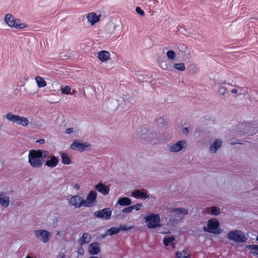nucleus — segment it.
Instances as JSON below:
<instances>
[{"mask_svg": "<svg viewBox=\"0 0 258 258\" xmlns=\"http://www.w3.org/2000/svg\"><path fill=\"white\" fill-rule=\"evenodd\" d=\"M48 154L46 150H31L28 155V162L32 168H39L43 164Z\"/></svg>", "mask_w": 258, "mask_h": 258, "instance_id": "nucleus-1", "label": "nucleus"}, {"mask_svg": "<svg viewBox=\"0 0 258 258\" xmlns=\"http://www.w3.org/2000/svg\"><path fill=\"white\" fill-rule=\"evenodd\" d=\"M4 21L5 23L11 28L24 30L28 29L29 27L27 23L23 22L9 13L5 15Z\"/></svg>", "mask_w": 258, "mask_h": 258, "instance_id": "nucleus-2", "label": "nucleus"}, {"mask_svg": "<svg viewBox=\"0 0 258 258\" xmlns=\"http://www.w3.org/2000/svg\"><path fill=\"white\" fill-rule=\"evenodd\" d=\"M144 219L147 228L149 229H155L161 226L160 217L158 214L148 213L144 216Z\"/></svg>", "mask_w": 258, "mask_h": 258, "instance_id": "nucleus-3", "label": "nucleus"}, {"mask_svg": "<svg viewBox=\"0 0 258 258\" xmlns=\"http://www.w3.org/2000/svg\"><path fill=\"white\" fill-rule=\"evenodd\" d=\"M122 28V24L120 21H111L105 26L104 34L107 37H113L114 34L120 31Z\"/></svg>", "mask_w": 258, "mask_h": 258, "instance_id": "nucleus-4", "label": "nucleus"}, {"mask_svg": "<svg viewBox=\"0 0 258 258\" xmlns=\"http://www.w3.org/2000/svg\"><path fill=\"white\" fill-rule=\"evenodd\" d=\"M33 233L35 238L43 243H48L51 237V233L45 229H35Z\"/></svg>", "mask_w": 258, "mask_h": 258, "instance_id": "nucleus-5", "label": "nucleus"}, {"mask_svg": "<svg viewBox=\"0 0 258 258\" xmlns=\"http://www.w3.org/2000/svg\"><path fill=\"white\" fill-rule=\"evenodd\" d=\"M7 119L10 121L16 123L18 125L23 126H27L29 125V122L28 119L25 117L14 114L12 113H7L6 115Z\"/></svg>", "mask_w": 258, "mask_h": 258, "instance_id": "nucleus-6", "label": "nucleus"}, {"mask_svg": "<svg viewBox=\"0 0 258 258\" xmlns=\"http://www.w3.org/2000/svg\"><path fill=\"white\" fill-rule=\"evenodd\" d=\"M227 237L230 240L237 242H245L247 238L245 234L240 230H233L229 231Z\"/></svg>", "mask_w": 258, "mask_h": 258, "instance_id": "nucleus-7", "label": "nucleus"}, {"mask_svg": "<svg viewBox=\"0 0 258 258\" xmlns=\"http://www.w3.org/2000/svg\"><path fill=\"white\" fill-rule=\"evenodd\" d=\"M204 229L206 231L215 234H219L221 232L219 229V221L216 219L209 220L207 227H204Z\"/></svg>", "mask_w": 258, "mask_h": 258, "instance_id": "nucleus-8", "label": "nucleus"}, {"mask_svg": "<svg viewBox=\"0 0 258 258\" xmlns=\"http://www.w3.org/2000/svg\"><path fill=\"white\" fill-rule=\"evenodd\" d=\"M97 192L91 190L87 195L85 200L83 199L84 207H91L96 202Z\"/></svg>", "mask_w": 258, "mask_h": 258, "instance_id": "nucleus-9", "label": "nucleus"}, {"mask_svg": "<svg viewBox=\"0 0 258 258\" xmlns=\"http://www.w3.org/2000/svg\"><path fill=\"white\" fill-rule=\"evenodd\" d=\"M68 202L71 206L76 208L84 207L83 199L78 195L72 196L69 199Z\"/></svg>", "mask_w": 258, "mask_h": 258, "instance_id": "nucleus-10", "label": "nucleus"}, {"mask_svg": "<svg viewBox=\"0 0 258 258\" xmlns=\"http://www.w3.org/2000/svg\"><path fill=\"white\" fill-rule=\"evenodd\" d=\"M223 144V141L221 139H215L211 143L209 148V152L211 154H215L221 148Z\"/></svg>", "mask_w": 258, "mask_h": 258, "instance_id": "nucleus-11", "label": "nucleus"}, {"mask_svg": "<svg viewBox=\"0 0 258 258\" xmlns=\"http://www.w3.org/2000/svg\"><path fill=\"white\" fill-rule=\"evenodd\" d=\"M97 58L102 63H106L111 61V53L107 50H101L97 52Z\"/></svg>", "mask_w": 258, "mask_h": 258, "instance_id": "nucleus-12", "label": "nucleus"}, {"mask_svg": "<svg viewBox=\"0 0 258 258\" xmlns=\"http://www.w3.org/2000/svg\"><path fill=\"white\" fill-rule=\"evenodd\" d=\"M101 15L94 12H91L87 14L86 19L87 22L90 26H93L100 21Z\"/></svg>", "mask_w": 258, "mask_h": 258, "instance_id": "nucleus-13", "label": "nucleus"}, {"mask_svg": "<svg viewBox=\"0 0 258 258\" xmlns=\"http://www.w3.org/2000/svg\"><path fill=\"white\" fill-rule=\"evenodd\" d=\"M186 146V142L184 140H181L176 143L171 145L169 147V150L171 152H178Z\"/></svg>", "mask_w": 258, "mask_h": 258, "instance_id": "nucleus-14", "label": "nucleus"}, {"mask_svg": "<svg viewBox=\"0 0 258 258\" xmlns=\"http://www.w3.org/2000/svg\"><path fill=\"white\" fill-rule=\"evenodd\" d=\"M89 147H90V145L87 143H82L79 141L75 140L71 145L70 148L82 152Z\"/></svg>", "mask_w": 258, "mask_h": 258, "instance_id": "nucleus-15", "label": "nucleus"}, {"mask_svg": "<svg viewBox=\"0 0 258 258\" xmlns=\"http://www.w3.org/2000/svg\"><path fill=\"white\" fill-rule=\"evenodd\" d=\"M94 215L98 218L109 219L111 217V211L109 208H104L101 211L95 212Z\"/></svg>", "mask_w": 258, "mask_h": 258, "instance_id": "nucleus-16", "label": "nucleus"}, {"mask_svg": "<svg viewBox=\"0 0 258 258\" xmlns=\"http://www.w3.org/2000/svg\"><path fill=\"white\" fill-rule=\"evenodd\" d=\"M10 203V198L6 192H0V205L5 208H8Z\"/></svg>", "mask_w": 258, "mask_h": 258, "instance_id": "nucleus-17", "label": "nucleus"}, {"mask_svg": "<svg viewBox=\"0 0 258 258\" xmlns=\"http://www.w3.org/2000/svg\"><path fill=\"white\" fill-rule=\"evenodd\" d=\"M177 225V220L173 218H169L168 221L164 225V228L166 229V231L163 232V233H170L175 227Z\"/></svg>", "mask_w": 258, "mask_h": 258, "instance_id": "nucleus-18", "label": "nucleus"}, {"mask_svg": "<svg viewBox=\"0 0 258 258\" xmlns=\"http://www.w3.org/2000/svg\"><path fill=\"white\" fill-rule=\"evenodd\" d=\"M133 197L136 199H141L142 200H146L149 198V195L147 192L141 190H136L133 191L131 194Z\"/></svg>", "mask_w": 258, "mask_h": 258, "instance_id": "nucleus-19", "label": "nucleus"}, {"mask_svg": "<svg viewBox=\"0 0 258 258\" xmlns=\"http://www.w3.org/2000/svg\"><path fill=\"white\" fill-rule=\"evenodd\" d=\"M96 189L104 196L107 195L110 189L108 186L105 185L102 182H99L95 185Z\"/></svg>", "mask_w": 258, "mask_h": 258, "instance_id": "nucleus-20", "label": "nucleus"}, {"mask_svg": "<svg viewBox=\"0 0 258 258\" xmlns=\"http://www.w3.org/2000/svg\"><path fill=\"white\" fill-rule=\"evenodd\" d=\"M100 251L99 244L93 242L89 245L88 252L92 255L98 254Z\"/></svg>", "mask_w": 258, "mask_h": 258, "instance_id": "nucleus-21", "label": "nucleus"}, {"mask_svg": "<svg viewBox=\"0 0 258 258\" xmlns=\"http://www.w3.org/2000/svg\"><path fill=\"white\" fill-rule=\"evenodd\" d=\"M91 239L90 234L88 233H85L79 238L78 243L80 245H82L90 242Z\"/></svg>", "mask_w": 258, "mask_h": 258, "instance_id": "nucleus-22", "label": "nucleus"}, {"mask_svg": "<svg viewBox=\"0 0 258 258\" xmlns=\"http://www.w3.org/2000/svg\"><path fill=\"white\" fill-rule=\"evenodd\" d=\"M58 162V159L53 155L50 157V159L45 162V165L48 167L54 168L57 166Z\"/></svg>", "mask_w": 258, "mask_h": 258, "instance_id": "nucleus-23", "label": "nucleus"}, {"mask_svg": "<svg viewBox=\"0 0 258 258\" xmlns=\"http://www.w3.org/2000/svg\"><path fill=\"white\" fill-rule=\"evenodd\" d=\"M171 212L178 216H185L187 214V210L183 208H177L171 209Z\"/></svg>", "mask_w": 258, "mask_h": 258, "instance_id": "nucleus-24", "label": "nucleus"}, {"mask_svg": "<svg viewBox=\"0 0 258 258\" xmlns=\"http://www.w3.org/2000/svg\"><path fill=\"white\" fill-rule=\"evenodd\" d=\"M132 204L130 199L127 197H123L119 199L117 202V204L121 206H128Z\"/></svg>", "mask_w": 258, "mask_h": 258, "instance_id": "nucleus-25", "label": "nucleus"}, {"mask_svg": "<svg viewBox=\"0 0 258 258\" xmlns=\"http://www.w3.org/2000/svg\"><path fill=\"white\" fill-rule=\"evenodd\" d=\"M60 158L61 162L63 164L69 165L71 162L70 157L68 154L65 152H61L60 153Z\"/></svg>", "mask_w": 258, "mask_h": 258, "instance_id": "nucleus-26", "label": "nucleus"}, {"mask_svg": "<svg viewBox=\"0 0 258 258\" xmlns=\"http://www.w3.org/2000/svg\"><path fill=\"white\" fill-rule=\"evenodd\" d=\"M247 247L250 250V252L255 257L258 258V245H249Z\"/></svg>", "mask_w": 258, "mask_h": 258, "instance_id": "nucleus-27", "label": "nucleus"}, {"mask_svg": "<svg viewBox=\"0 0 258 258\" xmlns=\"http://www.w3.org/2000/svg\"><path fill=\"white\" fill-rule=\"evenodd\" d=\"M35 81L39 88H43L47 85V83L44 79L40 76H37L35 78Z\"/></svg>", "mask_w": 258, "mask_h": 258, "instance_id": "nucleus-28", "label": "nucleus"}, {"mask_svg": "<svg viewBox=\"0 0 258 258\" xmlns=\"http://www.w3.org/2000/svg\"><path fill=\"white\" fill-rule=\"evenodd\" d=\"M185 50L180 51V55L184 61L189 60L191 58L189 50L185 48Z\"/></svg>", "mask_w": 258, "mask_h": 258, "instance_id": "nucleus-29", "label": "nucleus"}, {"mask_svg": "<svg viewBox=\"0 0 258 258\" xmlns=\"http://www.w3.org/2000/svg\"><path fill=\"white\" fill-rule=\"evenodd\" d=\"M120 231L119 227H112L108 229L106 233V235H113L118 233Z\"/></svg>", "mask_w": 258, "mask_h": 258, "instance_id": "nucleus-30", "label": "nucleus"}, {"mask_svg": "<svg viewBox=\"0 0 258 258\" xmlns=\"http://www.w3.org/2000/svg\"><path fill=\"white\" fill-rule=\"evenodd\" d=\"M176 258H190V254H189L186 250H182L181 251H177L176 252Z\"/></svg>", "mask_w": 258, "mask_h": 258, "instance_id": "nucleus-31", "label": "nucleus"}, {"mask_svg": "<svg viewBox=\"0 0 258 258\" xmlns=\"http://www.w3.org/2000/svg\"><path fill=\"white\" fill-rule=\"evenodd\" d=\"M167 58L170 60H174L176 57V54L173 50H168L166 53Z\"/></svg>", "mask_w": 258, "mask_h": 258, "instance_id": "nucleus-32", "label": "nucleus"}, {"mask_svg": "<svg viewBox=\"0 0 258 258\" xmlns=\"http://www.w3.org/2000/svg\"><path fill=\"white\" fill-rule=\"evenodd\" d=\"M173 68L175 70L180 72H183L185 70V65L182 62L173 63Z\"/></svg>", "mask_w": 258, "mask_h": 258, "instance_id": "nucleus-33", "label": "nucleus"}, {"mask_svg": "<svg viewBox=\"0 0 258 258\" xmlns=\"http://www.w3.org/2000/svg\"><path fill=\"white\" fill-rule=\"evenodd\" d=\"M71 90V88L67 85L62 86L60 88V91L61 93L63 94L68 95L69 94Z\"/></svg>", "mask_w": 258, "mask_h": 258, "instance_id": "nucleus-34", "label": "nucleus"}, {"mask_svg": "<svg viewBox=\"0 0 258 258\" xmlns=\"http://www.w3.org/2000/svg\"><path fill=\"white\" fill-rule=\"evenodd\" d=\"M210 213L213 215L217 216L220 214L221 211L219 208H218L216 207H213L211 208Z\"/></svg>", "mask_w": 258, "mask_h": 258, "instance_id": "nucleus-35", "label": "nucleus"}, {"mask_svg": "<svg viewBox=\"0 0 258 258\" xmlns=\"http://www.w3.org/2000/svg\"><path fill=\"white\" fill-rule=\"evenodd\" d=\"M175 240V238L173 237H169L167 238H165L163 240V243L165 246H167L169 245L170 243L172 242Z\"/></svg>", "mask_w": 258, "mask_h": 258, "instance_id": "nucleus-36", "label": "nucleus"}, {"mask_svg": "<svg viewBox=\"0 0 258 258\" xmlns=\"http://www.w3.org/2000/svg\"><path fill=\"white\" fill-rule=\"evenodd\" d=\"M227 88L225 87H220L218 89V93L221 96H224L226 94Z\"/></svg>", "mask_w": 258, "mask_h": 258, "instance_id": "nucleus-37", "label": "nucleus"}, {"mask_svg": "<svg viewBox=\"0 0 258 258\" xmlns=\"http://www.w3.org/2000/svg\"><path fill=\"white\" fill-rule=\"evenodd\" d=\"M143 206L142 203H138L135 205L132 206V207L133 210H135L136 211H139L141 210L143 208Z\"/></svg>", "mask_w": 258, "mask_h": 258, "instance_id": "nucleus-38", "label": "nucleus"}, {"mask_svg": "<svg viewBox=\"0 0 258 258\" xmlns=\"http://www.w3.org/2000/svg\"><path fill=\"white\" fill-rule=\"evenodd\" d=\"M119 227L120 228V231H128L134 228L132 226H127L125 225H120Z\"/></svg>", "mask_w": 258, "mask_h": 258, "instance_id": "nucleus-39", "label": "nucleus"}, {"mask_svg": "<svg viewBox=\"0 0 258 258\" xmlns=\"http://www.w3.org/2000/svg\"><path fill=\"white\" fill-rule=\"evenodd\" d=\"M77 131L76 128L70 127V128L66 129L64 132H65L66 134H70L76 133Z\"/></svg>", "mask_w": 258, "mask_h": 258, "instance_id": "nucleus-40", "label": "nucleus"}, {"mask_svg": "<svg viewBox=\"0 0 258 258\" xmlns=\"http://www.w3.org/2000/svg\"><path fill=\"white\" fill-rule=\"evenodd\" d=\"M148 130L146 127H141L139 128V131H138V133L140 135H144L147 133Z\"/></svg>", "mask_w": 258, "mask_h": 258, "instance_id": "nucleus-41", "label": "nucleus"}, {"mask_svg": "<svg viewBox=\"0 0 258 258\" xmlns=\"http://www.w3.org/2000/svg\"><path fill=\"white\" fill-rule=\"evenodd\" d=\"M132 211H133V208H132V206H128V207H127L126 208H123L121 210V212L123 213H130L132 212Z\"/></svg>", "mask_w": 258, "mask_h": 258, "instance_id": "nucleus-42", "label": "nucleus"}, {"mask_svg": "<svg viewBox=\"0 0 258 258\" xmlns=\"http://www.w3.org/2000/svg\"><path fill=\"white\" fill-rule=\"evenodd\" d=\"M136 11L141 16H144L145 13L143 10H141V8L138 7H137L136 9Z\"/></svg>", "mask_w": 258, "mask_h": 258, "instance_id": "nucleus-43", "label": "nucleus"}, {"mask_svg": "<svg viewBox=\"0 0 258 258\" xmlns=\"http://www.w3.org/2000/svg\"><path fill=\"white\" fill-rule=\"evenodd\" d=\"M77 252L79 255H82L84 254V249L82 247H81L78 249Z\"/></svg>", "mask_w": 258, "mask_h": 258, "instance_id": "nucleus-44", "label": "nucleus"}, {"mask_svg": "<svg viewBox=\"0 0 258 258\" xmlns=\"http://www.w3.org/2000/svg\"><path fill=\"white\" fill-rule=\"evenodd\" d=\"M182 134L184 135H187L188 134V130L187 127H184L182 130Z\"/></svg>", "mask_w": 258, "mask_h": 258, "instance_id": "nucleus-45", "label": "nucleus"}, {"mask_svg": "<svg viewBox=\"0 0 258 258\" xmlns=\"http://www.w3.org/2000/svg\"><path fill=\"white\" fill-rule=\"evenodd\" d=\"M231 92L232 94H236L238 92V89L236 88H233L231 90Z\"/></svg>", "mask_w": 258, "mask_h": 258, "instance_id": "nucleus-46", "label": "nucleus"}, {"mask_svg": "<svg viewBox=\"0 0 258 258\" xmlns=\"http://www.w3.org/2000/svg\"><path fill=\"white\" fill-rule=\"evenodd\" d=\"M73 187L75 189L78 190L80 188V185L76 183L73 185Z\"/></svg>", "mask_w": 258, "mask_h": 258, "instance_id": "nucleus-47", "label": "nucleus"}, {"mask_svg": "<svg viewBox=\"0 0 258 258\" xmlns=\"http://www.w3.org/2000/svg\"><path fill=\"white\" fill-rule=\"evenodd\" d=\"M38 91V90H30V92L32 94H34L37 93Z\"/></svg>", "mask_w": 258, "mask_h": 258, "instance_id": "nucleus-48", "label": "nucleus"}, {"mask_svg": "<svg viewBox=\"0 0 258 258\" xmlns=\"http://www.w3.org/2000/svg\"><path fill=\"white\" fill-rule=\"evenodd\" d=\"M157 120H164V119L162 118H160L158 119Z\"/></svg>", "mask_w": 258, "mask_h": 258, "instance_id": "nucleus-49", "label": "nucleus"}, {"mask_svg": "<svg viewBox=\"0 0 258 258\" xmlns=\"http://www.w3.org/2000/svg\"><path fill=\"white\" fill-rule=\"evenodd\" d=\"M25 258H32V257H31L30 256H27Z\"/></svg>", "mask_w": 258, "mask_h": 258, "instance_id": "nucleus-50", "label": "nucleus"}, {"mask_svg": "<svg viewBox=\"0 0 258 258\" xmlns=\"http://www.w3.org/2000/svg\"><path fill=\"white\" fill-rule=\"evenodd\" d=\"M161 67H162V68H163V69H166V68L165 67H166V66H165L164 67H163V66H161Z\"/></svg>", "mask_w": 258, "mask_h": 258, "instance_id": "nucleus-51", "label": "nucleus"}, {"mask_svg": "<svg viewBox=\"0 0 258 258\" xmlns=\"http://www.w3.org/2000/svg\"><path fill=\"white\" fill-rule=\"evenodd\" d=\"M256 239L257 241H258V235L257 236L256 238Z\"/></svg>", "mask_w": 258, "mask_h": 258, "instance_id": "nucleus-52", "label": "nucleus"}, {"mask_svg": "<svg viewBox=\"0 0 258 258\" xmlns=\"http://www.w3.org/2000/svg\"><path fill=\"white\" fill-rule=\"evenodd\" d=\"M225 82H222V84H225Z\"/></svg>", "mask_w": 258, "mask_h": 258, "instance_id": "nucleus-53", "label": "nucleus"}]
</instances>
